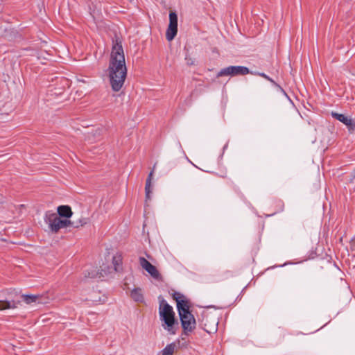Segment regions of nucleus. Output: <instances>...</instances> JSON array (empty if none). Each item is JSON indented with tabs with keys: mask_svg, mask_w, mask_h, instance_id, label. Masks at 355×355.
I'll use <instances>...</instances> for the list:
<instances>
[{
	"mask_svg": "<svg viewBox=\"0 0 355 355\" xmlns=\"http://www.w3.org/2000/svg\"><path fill=\"white\" fill-rule=\"evenodd\" d=\"M159 299V313L162 327L171 335H175L179 329V323L175 318L173 307L161 296Z\"/></svg>",
	"mask_w": 355,
	"mask_h": 355,
	"instance_id": "2",
	"label": "nucleus"
},
{
	"mask_svg": "<svg viewBox=\"0 0 355 355\" xmlns=\"http://www.w3.org/2000/svg\"><path fill=\"white\" fill-rule=\"evenodd\" d=\"M45 222L53 232H58L60 229L65 227L78 228L89 223L88 218H81L77 220L62 218L55 213L46 212L44 218Z\"/></svg>",
	"mask_w": 355,
	"mask_h": 355,
	"instance_id": "3",
	"label": "nucleus"
},
{
	"mask_svg": "<svg viewBox=\"0 0 355 355\" xmlns=\"http://www.w3.org/2000/svg\"><path fill=\"white\" fill-rule=\"evenodd\" d=\"M345 125L349 132L355 130V122L352 119L349 118Z\"/></svg>",
	"mask_w": 355,
	"mask_h": 355,
	"instance_id": "20",
	"label": "nucleus"
},
{
	"mask_svg": "<svg viewBox=\"0 0 355 355\" xmlns=\"http://www.w3.org/2000/svg\"><path fill=\"white\" fill-rule=\"evenodd\" d=\"M254 75H258V76H260L263 78H264L265 79L268 80V81H270V83H272L273 85H276V82L274 81L271 78H270L268 75H266V73H257V72H253Z\"/></svg>",
	"mask_w": 355,
	"mask_h": 355,
	"instance_id": "21",
	"label": "nucleus"
},
{
	"mask_svg": "<svg viewBox=\"0 0 355 355\" xmlns=\"http://www.w3.org/2000/svg\"><path fill=\"white\" fill-rule=\"evenodd\" d=\"M248 73H253L252 71H250V69L247 67L244 66H229L227 67L223 68L218 71L216 75L217 78L225 76H245Z\"/></svg>",
	"mask_w": 355,
	"mask_h": 355,
	"instance_id": "6",
	"label": "nucleus"
},
{
	"mask_svg": "<svg viewBox=\"0 0 355 355\" xmlns=\"http://www.w3.org/2000/svg\"><path fill=\"white\" fill-rule=\"evenodd\" d=\"M172 297L177 304V310L180 317L183 334L189 335L195 329L196 321L194 315L190 311L191 302L186 297L180 292H173Z\"/></svg>",
	"mask_w": 355,
	"mask_h": 355,
	"instance_id": "1",
	"label": "nucleus"
},
{
	"mask_svg": "<svg viewBox=\"0 0 355 355\" xmlns=\"http://www.w3.org/2000/svg\"><path fill=\"white\" fill-rule=\"evenodd\" d=\"M21 297L26 304L35 302L40 296L37 295H22Z\"/></svg>",
	"mask_w": 355,
	"mask_h": 355,
	"instance_id": "16",
	"label": "nucleus"
},
{
	"mask_svg": "<svg viewBox=\"0 0 355 355\" xmlns=\"http://www.w3.org/2000/svg\"><path fill=\"white\" fill-rule=\"evenodd\" d=\"M176 345L175 343L167 345L162 350V355H173L175 352Z\"/></svg>",
	"mask_w": 355,
	"mask_h": 355,
	"instance_id": "15",
	"label": "nucleus"
},
{
	"mask_svg": "<svg viewBox=\"0 0 355 355\" xmlns=\"http://www.w3.org/2000/svg\"><path fill=\"white\" fill-rule=\"evenodd\" d=\"M153 171H150L146 181L145 193H146V200H150L151 190V180L153 177Z\"/></svg>",
	"mask_w": 355,
	"mask_h": 355,
	"instance_id": "12",
	"label": "nucleus"
},
{
	"mask_svg": "<svg viewBox=\"0 0 355 355\" xmlns=\"http://www.w3.org/2000/svg\"><path fill=\"white\" fill-rule=\"evenodd\" d=\"M110 83L113 91L119 92L123 87L126 78L125 72L119 74L114 71H107Z\"/></svg>",
	"mask_w": 355,
	"mask_h": 355,
	"instance_id": "7",
	"label": "nucleus"
},
{
	"mask_svg": "<svg viewBox=\"0 0 355 355\" xmlns=\"http://www.w3.org/2000/svg\"><path fill=\"white\" fill-rule=\"evenodd\" d=\"M275 87H277V89L281 92H282L286 96H287V94L285 92V91L283 89V88L279 85H278L277 83H276V85H274Z\"/></svg>",
	"mask_w": 355,
	"mask_h": 355,
	"instance_id": "22",
	"label": "nucleus"
},
{
	"mask_svg": "<svg viewBox=\"0 0 355 355\" xmlns=\"http://www.w3.org/2000/svg\"><path fill=\"white\" fill-rule=\"evenodd\" d=\"M178 33V15L174 11L169 12V24L166 32L168 41H172Z\"/></svg>",
	"mask_w": 355,
	"mask_h": 355,
	"instance_id": "8",
	"label": "nucleus"
},
{
	"mask_svg": "<svg viewBox=\"0 0 355 355\" xmlns=\"http://www.w3.org/2000/svg\"><path fill=\"white\" fill-rule=\"evenodd\" d=\"M113 42L107 71H114L119 74H123V72H125L126 76L127 68L121 42L119 41V39L116 38L115 42Z\"/></svg>",
	"mask_w": 355,
	"mask_h": 355,
	"instance_id": "4",
	"label": "nucleus"
},
{
	"mask_svg": "<svg viewBox=\"0 0 355 355\" xmlns=\"http://www.w3.org/2000/svg\"><path fill=\"white\" fill-rule=\"evenodd\" d=\"M98 271H97L95 268H93L90 272L88 271L87 273H85V277H88V278H96L98 277ZM101 276H99L100 277Z\"/></svg>",
	"mask_w": 355,
	"mask_h": 355,
	"instance_id": "18",
	"label": "nucleus"
},
{
	"mask_svg": "<svg viewBox=\"0 0 355 355\" xmlns=\"http://www.w3.org/2000/svg\"><path fill=\"white\" fill-rule=\"evenodd\" d=\"M200 326L208 334H213L217 331L218 318L216 315L211 313H202Z\"/></svg>",
	"mask_w": 355,
	"mask_h": 355,
	"instance_id": "5",
	"label": "nucleus"
},
{
	"mask_svg": "<svg viewBox=\"0 0 355 355\" xmlns=\"http://www.w3.org/2000/svg\"><path fill=\"white\" fill-rule=\"evenodd\" d=\"M112 264L114 266V271L119 272L121 270L122 257L120 254H117L113 257Z\"/></svg>",
	"mask_w": 355,
	"mask_h": 355,
	"instance_id": "13",
	"label": "nucleus"
},
{
	"mask_svg": "<svg viewBox=\"0 0 355 355\" xmlns=\"http://www.w3.org/2000/svg\"><path fill=\"white\" fill-rule=\"evenodd\" d=\"M57 215L61 218L69 219L72 215L73 211L69 205H60L57 208Z\"/></svg>",
	"mask_w": 355,
	"mask_h": 355,
	"instance_id": "10",
	"label": "nucleus"
},
{
	"mask_svg": "<svg viewBox=\"0 0 355 355\" xmlns=\"http://www.w3.org/2000/svg\"><path fill=\"white\" fill-rule=\"evenodd\" d=\"M18 303L19 302L16 303L15 301L0 300V310L16 308Z\"/></svg>",
	"mask_w": 355,
	"mask_h": 355,
	"instance_id": "14",
	"label": "nucleus"
},
{
	"mask_svg": "<svg viewBox=\"0 0 355 355\" xmlns=\"http://www.w3.org/2000/svg\"><path fill=\"white\" fill-rule=\"evenodd\" d=\"M140 266L155 279L157 281L162 280V276L157 268L150 263L144 257H140L139 259Z\"/></svg>",
	"mask_w": 355,
	"mask_h": 355,
	"instance_id": "9",
	"label": "nucleus"
},
{
	"mask_svg": "<svg viewBox=\"0 0 355 355\" xmlns=\"http://www.w3.org/2000/svg\"><path fill=\"white\" fill-rule=\"evenodd\" d=\"M186 60H187V64L189 65H191L193 64L192 61L191 62V59L189 60L187 58H186Z\"/></svg>",
	"mask_w": 355,
	"mask_h": 355,
	"instance_id": "23",
	"label": "nucleus"
},
{
	"mask_svg": "<svg viewBox=\"0 0 355 355\" xmlns=\"http://www.w3.org/2000/svg\"><path fill=\"white\" fill-rule=\"evenodd\" d=\"M331 116L334 119H336L338 120L339 121L342 122L343 123H344L345 125L347 123L348 119H349L343 114H339V113L334 112H331Z\"/></svg>",
	"mask_w": 355,
	"mask_h": 355,
	"instance_id": "17",
	"label": "nucleus"
},
{
	"mask_svg": "<svg viewBox=\"0 0 355 355\" xmlns=\"http://www.w3.org/2000/svg\"><path fill=\"white\" fill-rule=\"evenodd\" d=\"M232 276V272L230 270L224 271L220 276L218 281H225L228 279Z\"/></svg>",
	"mask_w": 355,
	"mask_h": 355,
	"instance_id": "19",
	"label": "nucleus"
},
{
	"mask_svg": "<svg viewBox=\"0 0 355 355\" xmlns=\"http://www.w3.org/2000/svg\"><path fill=\"white\" fill-rule=\"evenodd\" d=\"M131 298L137 302H144V297L141 288H134L130 293Z\"/></svg>",
	"mask_w": 355,
	"mask_h": 355,
	"instance_id": "11",
	"label": "nucleus"
}]
</instances>
